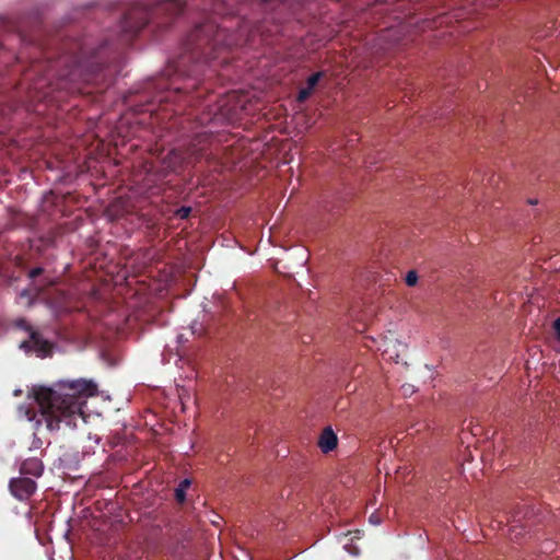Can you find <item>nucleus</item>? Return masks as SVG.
<instances>
[{"instance_id":"f257e3e1","label":"nucleus","mask_w":560,"mask_h":560,"mask_svg":"<svg viewBox=\"0 0 560 560\" xmlns=\"http://www.w3.org/2000/svg\"><path fill=\"white\" fill-rule=\"evenodd\" d=\"M32 393L40 418H37L25 405L19 407V415L28 421H34L36 428L45 421L47 429L55 431L60 428L61 422L69 427H77L78 419L85 421L83 407L86 398L97 394V385L84 378L59 381L52 387H34Z\"/></svg>"},{"instance_id":"f03ea898","label":"nucleus","mask_w":560,"mask_h":560,"mask_svg":"<svg viewBox=\"0 0 560 560\" xmlns=\"http://www.w3.org/2000/svg\"><path fill=\"white\" fill-rule=\"evenodd\" d=\"M16 326L30 331V340L22 341L20 343V349L25 352L33 351L39 358H45L50 353V345L42 339V337L34 331L24 319H19L16 322Z\"/></svg>"},{"instance_id":"7ed1b4c3","label":"nucleus","mask_w":560,"mask_h":560,"mask_svg":"<svg viewBox=\"0 0 560 560\" xmlns=\"http://www.w3.org/2000/svg\"><path fill=\"white\" fill-rule=\"evenodd\" d=\"M407 346L395 338L393 335L386 336L378 348L382 350L384 357L388 360L398 363L400 361V353L406 350Z\"/></svg>"},{"instance_id":"20e7f679","label":"nucleus","mask_w":560,"mask_h":560,"mask_svg":"<svg viewBox=\"0 0 560 560\" xmlns=\"http://www.w3.org/2000/svg\"><path fill=\"white\" fill-rule=\"evenodd\" d=\"M10 490L19 500H25L35 492L36 483L31 478L21 477L10 481Z\"/></svg>"},{"instance_id":"39448f33","label":"nucleus","mask_w":560,"mask_h":560,"mask_svg":"<svg viewBox=\"0 0 560 560\" xmlns=\"http://www.w3.org/2000/svg\"><path fill=\"white\" fill-rule=\"evenodd\" d=\"M338 443V438L334 430L330 427H327L323 430L318 438V447L323 453H329L336 448Z\"/></svg>"},{"instance_id":"423d86ee","label":"nucleus","mask_w":560,"mask_h":560,"mask_svg":"<svg viewBox=\"0 0 560 560\" xmlns=\"http://www.w3.org/2000/svg\"><path fill=\"white\" fill-rule=\"evenodd\" d=\"M44 471L43 463L37 458H28L21 465V472L32 477H39Z\"/></svg>"},{"instance_id":"0eeeda50","label":"nucleus","mask_w":560,"mask_h":560,"mask_svg":"<svg viewBox=\"0 0 560 560\" xmlns=\"http://www.w3.org/2000/svg\"><path fill=\"white\" fill-rule=\"evenodd\" d=\"M189 486L190 481L188 479H184L180 481V483L175 490V495L178 502H183L185 500V492Z\"/></svg>"},{"instance_id":"6e6552de","label":"nucleus","mask_w":560,"mask_h":560,"mask_svg":"<svg viewBox=\"0 0 560 560\" xmlns=\"http://www.w3.org/2000/svg\"><path fill=\"white\" fill-rule=\"evenodd\" d=\"M406 284L409 287H413L418 281V275L416 271L411 270L406 275L405 278Z\"/></svg>"},{"instance_id":"1a4fd4ad","label":"nucleus","mask_w":560,"mask_h":560,"mask_svg":"<svg viewBox=\"0 0 560 560\" xmlns=\"http://www.w3.org/2000/svg\"><path fill=\"white\" fill-rule=\"evenodd\" d=\"M320 78V73H314L312 74L307 80L308 89L312 90L318 82Z\"/></svg>"},{"instance_id":"9d476101","label":"nucleus","mask_w":560,"mask_h":560,"mask_svg":"<svg viewBox=\"0 0 560 560\" xmlns=\"http://www.w3.org/2000/svg\"><path fill=\"white\" fill-rule=\"evenodd\" d=\"M401 390L405 396L412 395L416 392L415 387L409 384L402 385Z\"/></svg>"},{"instance_id":"9b49d317","label":"nucleus","mask_w":560,"mask_h":560,"mask_svg":"<svg viewBox=\"0 0 560 560\" xmlns=\"http://www.w3.org/2000/svg\"><path fill=\"white\" fill-rule=\"evenodd\" d=\"M190 212V208H182L178 210V215L184 219L187 218Z\"/></svg>"},{"instance_id":"f8f14e48","label":"nucleus","mask_w":560,"mask_h":560,"mask_svg":"<svg viewBox=\"0 0 560 560\" xmlns=\"http://www.w3.org/2000/svg\"><path fill=\"white\" fill-rule=\"evenodd\" d=\"M311 90L307 88V89H303L300 91L299 93V98L300 100H304L307 97V95L310 94Z\"/></svg>"},{"instance_id":"ddd939ff","label":"nucleus","mask_w":560,"mask_h":560,"mask_svg":"<svg viewBox=\"0 0 560 560\" xmlns=\"http://www.w3.org/2000/svg\"><path fill=\"white\" fill-rule=\"evenodd\" d=\"M553 328L557 334V337L560 338V317L556 319Z\"/></svg>"},{"instance_id":"4468645a","label":"nucleus","mask_w":560,"mask_h":560,"mask_svg":"<svg viewBox=\"0 0 560 560\" xmlns=\"http://www.w3.org/2000/svg\"><path fill=\"white\" fill-rule=\"evenodd\" d=\"M40 272H42V269H40V268H34V269H32V270L30 271V277H31V278H35V277H37L38 275H40Z\"/></svg>"},{"instance_id":"2eb2a0df","label":"nucleus","mask_w":560,"mask_h":560,"mask_svg":"<svg viewBox=\"0 0 560 560\" xmlns=\"http://www.w3.org/2000/svg\"><path fill=\"white\" fill-rule=\"evenodd\" d=\"M345 549H346L349 553H351L352 556H357V555H359V549H358V548H353V549H351L348 545H345Z\"/></svg>"},{"instance_id":"dca6fc26","label":"nucleus","mask_w":560,"mask_h":560,"mask_svg":"<svg viewBox=\"0 0 560 560\" xmlns=\"http://www.w3.org/2000/svg\"><path fill=\"white\" fill-rule=\"evenodd\" d=\"M219 518H220V517H219L218 515H213V518H211V523H212L213 525H218V524H219Z\"/></svg>"},{"instance_id":"f3484780","label":"nucleus","mask_w":560,"mask_h":560,"mask_svg":"<svg viewBox=\"0 0 560 560\" xmlns=\"http://www.w3.org/2000/svg\"><path fill=\"white\" fill-rule=\"evenodd\" d=\"M370 522L373 524H378V520L374 518L373 516L370 517Z\"/></svg>"},{"instance_id":"a211bd4d","label":"nucleus","mask_w":560,"mask_h":560,"mask_svg":"<svg viewBox=\"0 0 560 560\" xmlns=\"http://www.w3.org/2000/svg\"><path fill=\"white\" fill-rule=\"evenodd\" d=\"M529 203H530V205H536V203H537V200H529Z\"/></svg>"},{"instance_id":"6ab92c4d","label":"nucleus","mask_w":560,"mask_h":560,"mask_svg":"<svg viewBox=\"0 0 560 560\" xmlns=\"http://www.w3.org/2000/svg\"><path fill=\"white\" fill-rule=\"evenodd\" d=\"M182 341H183V336H182V335H179V336H178V342L180 343Z\"/></svg>"}]
</instances>
